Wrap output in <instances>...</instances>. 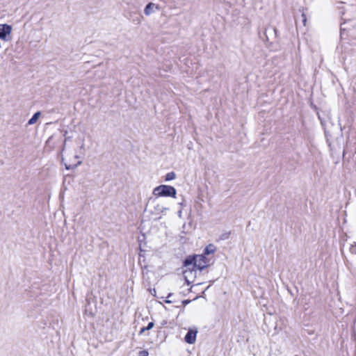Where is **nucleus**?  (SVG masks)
Masks as SVG:
<instances>
[{
  "label": "nucleus",
  "mask_w": 356,
  "mask_h": 356,
  "mask_svg": "<svg viewBox=\"0 0 356 356\" xmlns=\"http://www.w3.org/2000/svg\"><path fill=\"white\" fill-rule=\"evenodd\" d=\"M350 252L352 254H356V243H354L353 244L351 245L350 248Z\"/></svg>",
  "instance_id": "obj_15"
},
{
  "label": "nucleus",
  "mask_w": 356,
  "mask_h": 356,
  "mask_svg": "<svg viewBox=\"0 0 356 356\" xmlns=\"http://www.w3.org/2000/svg\"><path fill=\"white\" fill-rule=\"evenodd\" d=\"M81 161H79V162L77 163V164H75V165H67V164H65V168H66V169H67V170L74 169V168H75L76 167H77L79 165H81Z\"/></svg>",
  "instance_id": "obj_14"
},
{
  "label": "nucleus",
  "mask_w": 356,
  "mask_h": 356,
  "mask_svg": "<svg viewBox=\"0 0 356 356\" xmlns=\"http://www.w3.org/2000/svg\"><path fill=\"white\" fill-rule=\"evenodd\" d=\"M337 136L336 137V139L337 140H343V133H342V129L340 127L339 131H338V134H337Z\"/></svg>",
  "instance_id": "obj_13"
},
{
  "label": "nucleus",
  "mask_w": 356,
  "mask_h": 356,
  "mask_svg": "<svg viewBox=\"0 0 356 356\" xmlns=\"http://www.w3.org/2000/svg\"><path fill=\"white\" fill-rule=\"evenodd\" d=\"M197 333L196 330H189L185 335V341L189 344H193L195 342Z\"/></svg>",
  "instance_id": "obj_5"
},
{
  "label": "nucleus",
  "mask_w": 356,
  "mask_h": 356,
  "mask_svg": "<svg viewBox=\"0 0 356 356\" xmlns=\"http://www.w3.org/2000/svg\"><path fill=\"white\" fill-rule=\"evenodd\" d=\"M154 8H155V4L154 3L150 2V3H147L144 9L145 14L147 16L150 15L151 14H152L154 12Z\"/></svg>",
  "instance_id": "obj_6"
},
{
  "label": "nucleus",
  "mask_w": 356,
  "mask_h": 356,
  "mask_svg": "<svg viewBox=\"0 0 356 356\" xmlns=\"http://www.w3.org/2000/svg\"><path fill=\"white\" fill-rule=\"evenodd\" d=\"M165 303H168V304H170V303H171V302H172V301H171V300H168V299H167V300H165Z\"/></svg>",
  "instance_id": "obj_23"
},
{
  "label": "nucleus",
  "mask_w": 356,
  "mask_h": 356,
  "mask_svg": "<svg viewBox=\"0 0 356 356\" xmlns=\"http://www.w3.org/2000/svg\"><path fill=\"white\" fill-rule=\"evenodd\" d=\"M52 137H49L48 139V141H49L51 139Z\"/></svg>",
  "instance_id": "obj_25"
},
{
  "label": "nucleus",
  "mask_w": 356,
  "mask_h": 356,
  "mask_svg": "<svg viewBox=\"0 0 356 356\" xmlns=\"http://www.w3.org/2000/svg\"><path fill=\"white\" fill-rule=\"evenodd\" d=\"M70 139H71V137H70V136L65 138V139L64 140V143H63V147L62 149V151H63L65 149L66 141L68 140H70Z\"/></svg>",
  "instance_id": "obj_19"
},
{
  "label": "nucleus",
  "mask_w": 356,
  "mask_h": 356,
  "mask_svg": "<svg viewBox=\"0 0 356 356\" xmlns=\"http://www.w3.org/2000/svg\"><path fill=\"white\" fill-rule=\"evenodd\" d=\"M154 323L153 322H149L146 327H143L140 330V334L143 333L146 330H149L154 327Z\"/></svg>",
  "instance_id": "obj_10"
},
{
  "label": "nucleus",
  "mask_w": 356,
  "mask_h": 356,
  "mask_svg": "<svg viewBox=\"0 0 356 356\" xmlns=\"http://www.w3.org/2000/svg\"><path fill=\"white\" fill-rule=\"evenodd\" d=\"M196 256V268L200 271L203 270L209 266L212 262L211 259L207 258L204 254H195Z\"/></svg>",
  "instance_id": "obj_3"
},
{
  "label": "nucleus",
  "mask_w": 356,
  "mask_h": 356,
  "mask_svg": "<svg viewBox=\"0 0 356 356\" xmlns=\"http://www.w3.org/2000/svg\"><path fill=\"white\" fill-rule=\"evenodd\" d=\"M325 136L327 138V141L329 143V146L331 147L332 143V136L330 134L329 131H325Z\"/></svg>",
  "instance_id": "obj_12"
},
{
  "label": "nucleus",
  "mask_w": 356,
  "mask_h": 356,
  "mask_svg": "<svg viewBox=\"0 0 356 356\" xmlns=\"http://www.w3.org/2000/svg\"><path fill=\"white\" fill-rule=\"evenodd\" d=\"M12 26L7 24H0V39L4 41L11 40Z\"/></svg>",
  "instance_id": "obj_4"
},
{
  "label": "nucleus",
  "mask_w": 356,
  "mask_h": 356,
  "mask_svg": "<svg viewBox=\"0 0 356 356\" xmlns=\"http://www.w3.org/2000/svg\"><path fill=\"white\" fill-rule=\"evenodd\" d=\"M153 194L158 197H176L177 190L172 186L160 185L154 189Z\"/></svg>",
  "instance_id": "obj_1"
},
{
  "label": "nucleus",
  "mask_w": 356,
  "mask_h": 356,
  "mask_svg": "<svg viewBox=\"0 0 356 356\" xmlns=\"http://www.w3.org/2000/svg\"><path fill=\"white\" fill-rule=\"evenodd\" d=\"M176 178V174L174 172H168L165 175V181H169Z\"/></svg>",
  "instance_id": "obj_9"
},
{
  "label": "nucleus",
  "mask_w": 356,
  "mask_h": 356,
  "mask_svg": "<svg viewBox=\"0 0 356 356\" xmlns=\"http://www.w3.org/2000/svg\"><path fill=\"white\" fill-rule=\"evenodd\" d=\"M216 250V246L213 244L211 243V244H209L207 246H206V248H204V250L203 251V254H204V256H207V255H209L210 254L215 252Z\"/></svg>",
  "instance_id": "obj_7"
},
{
  "label": "nucleus",
  "mask_w": 356,
  "mask_h": 356,
  "mask_svg": "<svg viewBox=\"0 0 356 356\" xmlns=\"http://www.w3.org/2000/svg\"><path fill=\"white\" fill-rule=\"evenodd\" d=\"M184 267L186 268V270H185L183 273L184 275L186 281L188 284H190V282L187 280V274L188 273H192V271L196 269V256L194 255H189L188 256L183 262Z\"/></svg>",
  "instance_id": "obj_2"
},
{
  "label": "nucleus",
  "mask_w": 356,
  "mask_h": 356,
  "mask_svg": "<svg viewBox=\"0 0 356 356\" xmlns=\"http://www.w3.org/2000/svg\"><path fill=\"white\" fill-rule=\"evenodd\" d=\"M143 16L140 15H137V16L132 19V22L136 24H140L143 19Z\"/></svg>",
  "instance_id": "obj_11"
},
{
  "label": "nucleus",
  "mask_w": 356,
  "mask_h": 356,
  "mask_svg": "<svg viewBox=\"0 0 356 356\" xmlns=\"http://www.w3.org/2000/svg\"><path fill=\"white\" fill-rule=\"evenodd\" d=\"M161 206L160 205H157L156 207H155V209L156 210V211L159 212V209H161Z\"/></svg>",
  "instance_id": "obj_22"
},
{
  "label": "nucleus",
  "mask_w": 356,
  "mask_h": 356,
  "mask_svg": "<svg viewBox=\"0 0 356 356\" xmlns=\"http://www.w3.org/2000/svg\"><path fill=\"white\" fill-rule=\"evenodd\" d=\"M67 134V131H65V136Z\"/></svg>",
  "instance_id": "obj_26"
},
{
  "label": "nucleus",
  "mask_w": 356,
  "mask_h": 356,
  "mask_svg": "<svg viewBox=\"0 0 356 356\" xmlns=\"http://www.w3.org/2000/svg\"><path fill=\"white\" fill-rule=\"evenodd\" d=\"M229 234H230V233H229V232L224 233V234H222L220 236V238L221 240H226V239H228V238H229Z\"/></svg>",
  "instance_id": "obj_16"
},
{
  "label": "nucleus",
  "mask_w": 356,
  "mask_h": 356,
  "mask_svg": "<svg viewBox=\"0 0 356 356\" xmlns=\"http://www.w3.org/2000/svg\"><path fill=\"white\" fill-rule=\"evenodd\" d=\"M148 355H149V353L147 350H140L138 353V356H148Z\"/></svg>",
  "instance_id": "obj_17"
},
{
  "label": "nucleus",
  "mask_w": 356,
  "mask_h": 356,
  "mask_svg": "<svg viewBox=\"0 0 356 356\" xmlns=\"http://www.w3.org/2000/svg\"><path fill=\"white\" fill-rule=\"evenodd\" d=\"M172 296V293H170L167 298H168L171 297Z\"/></svg>",
  "instance_id": "obj_24"
},
{
  "label": "nucleus",
  "mask_w": 356,
  "mask_h": 356,
  "mask_svg": "<svg viewBox=\"0 0 356 356\" xmlns=\"http://www.w3.org/2000/svg\"><path fill=\"white\" fill-rule=\"evenodd\" d=\"M167 210H168V208L164 207H161V209H159V213H163V212H164L165 211H167Z\"/></svg>",
  "instance_id": "obj_20"
},
{
  "label": "nucleus",
  "mask_w": 356,
  "mask_h": 356,
  "mask_svg": "<svg viewBox=\"0 0 356 356\" xmlns=\"http://www.w3.org/2000/svg\"><path fill=\"white\" fill-rule=\"evenodd\" d=\"M190 302H191V300H183V301H182V304H183L184 305H188Z\"/></svg>",
  "instance_id": "obj_21"
},
{
  "label": "nucleus",
  "mask_w": 356,
  "mask_h": 356,
  "mask_svg": "<svg viewBox=\"0 0 356 356\" xmlns=\"http://www.w3.org/2000/svg\"><path fill=\"white\" fill-rule=\"evenodd\" d=\"M301 18H302V22L303 23V25L305 26L306 25V22H307V17H306V15H305V14L304 13H302Z\"/></svg>",
  "instance_id": "obj_18"
},
{
  "label": "nucleus",
  "mask_w": 356,
  "mask_h": 356,
  "mask_svg": "<svg viewBox=\"0 0 356 356\" xmlns=\"http://www.w3.org/2000/svg\"><path fill=\"white\" fill-rule=\"evenodd\" d=\"M40 116V112L38 111L33 114L31 118L29 120L28 124L31 125L35 124Z\"/></svg>",
  "instance_id": "obj_8"
}]
</instances>
